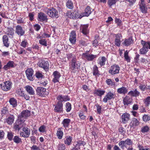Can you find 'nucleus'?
I'll return each instance as SVG.
<instances>
[{
	"instance_id": "nucleus-1",
	"label": "nucleus",
	"mask_w": 150,
	"mask_h": 150,
	"mask_svg": "<svg viewBox=\"0 0 150 150\" xmlns=\"http://www.w3.org/2000/svg\"><path fill=\"white\" fill-rule=\"evenodd\" d=\"M141 44L142 47L140 50V53L141 54H145L148 51V49H150V42H146L142 40Z\"/></svg>"
},
{
	"instance_id": "nucleus-2",
	"label": "nucleus",
	"mask_w": 150,
	"mask_h": 150,
	"mask_svg": "<svg viewBox=\"0 0 150 150\" xmlns=\"http://www.w3.org/2000/svg\"><path fill=\"white\" fill-rule=\"evenodd\" d=\"M80 65L81 62L76 61L75 58L74 57H73L69 65L70 68L72 70H75L79 69Z\"/></svg>"
},
{
	"instance_id": "nucleus-3",
	"label": "nucleus",
	"mask_w": 150,
	"mask_h": 150,
	"mask_svg": "<svg viewBox=\"0 0 150 150\" xmlns=\"http://www.w3.org/2000/svg\"><path fill=\"white\" fill-rule=\"evenodd\" d=\"M37 94L40 96L45 97L48 95L49 91L42 87H38L36 89Z\"/></svg>"
},
{
	"instance_id": "nucleus-4",
	"label": "nucleus",
	"mask_w": 150,
	"mask_h": 150,
	"mask_svg": "<svg viewBox=\"0 0 150 150\" xmlns=\"http://www.w3.org/2000/svg\"><path fill=\"white\" fill-rule=\"evenodd\" d=\"M46 13L51 18H57L59 17L57 11L53 8H51L47 9Z\"/></svg>"
},
{
	"instance_id": "nucleus-5",
	"label": "nucleus",
	"mask_w": 150,
	"mask_h": 150,
	"mask_svg": "<svg viewBox=\"0 0 150 150\" xmlns=\"http://www.w3.org/2000/svg\"><path fill=\"white\" fill-rule=\"evenodd\" d=\"M120 70V67L118 65L115 64L111 66L108 72L110 74L114 75L119 73Z\"/></svg>"
},
{
	"instance_id": "nucleus-6",
	"label": "nucleus",
	"mask_w": 150,
	"mask_h": 150,
	"mask_svg": "<svg viewBox=\"0 0 150 150\" xmlns=\"http://www.w3.org/2000/svg\"><path fill=\"white\" fill-rule=\"evenodd\" d=\"M24 120H22L18 118L16 121L14 125V129L16 130H19L23 127L25 126Z\"/></svg>"
},
{
	"instance_id": "nucleus-7",
	"label": "nucleus",
	"mask_w": 150,
	"mask_h": 150,
	"mask_svg": "<svg viewBox=\"0 0 150 150\" xmlns=\"http://www.w3.org/2000/svg\"><path fill=\"white\" fill-rule=\"evenodd\" d=\"M30 112L29 110H26L23 111L21 114L20 115L18 118L20 119L21 120H25L24 119H26L28 117L30 116Z\"/></svg>"
},
{
	"instance_id": "nucleus-8",
	"label": "nucleus",
	"mask_w": 150,
	"mask_h": 150,
	"mask_svg": "<svg viewBox=\"0 0 150 150\" xmlns=\"http://www.w3.org/2000/svg\"><path fill=\"white\" fill-rule=\"evenodd\" d=\"M38 65L46 70L48 69L49 67V63L48 61H45L43 59L40 60L38 63Z\"/></svg>"
},
{
	"instance_id": "nucleus-9",
	"label": "nucleus",
	"mask_w": 150,
	"mask_h": 150,
	"mask_svg": "<svg viewBox=\"0 0 150 150\" xmlns=\"http://www.w3.org/2000/svg\"><path fill=\"white\" fill-rule=\"evenodd\" d=\"M96 57L97 56L96 55L90 54L88 53H83L82 55V58L88 61H92L94 58H96Z\"/></svg>"
},
{
	"instance_id": "nucleus-10",
	"label": "nucleus",
	"mask_w": 150,
	"mask_h": 150,
	"mask_svg": "<svg viewBox=\"0 0 150 150\" xmlns=\"http://www.w3.org/2000/svg\"><path fill=\"white\" fill-rule=\"evenodd\" d=\"M11 82L9 81H6L1 84V88L4 91H8L9 90L11 86Z\"/></svg>"
},
{
	"instance_id": "nucleus-11",
	"label": "nucleus",
	"mask_w": 150,
	"mask_h": 150,
	"mask_svg": "<svg viewBox=\"0 0 150 150\" xmlns=\"http://www.w3.org/2000/svg\"><path fill=\"white\" fill-rule=\"evenodd\" d=\"M30 129L27 127H23V131L20 133V135L25 138L28 137L30 135Z\"/></svg>"
},
{
	"instance_id": "nucleus-12",
	"label": "nucleus",
	"mask_w": 150,
	"mask_h": 150,
	"mask_svg": "<svg viewBox=\"0 0 150 150\" xmlns=\"http://www.w3.org/2000/svg\"><path fill=\"white\" fill-rule=\"evenodd\" d=\"M33 70L31 68H28L25 71L27 77L29 80H33Z\"/></svg>"
},
{
	"instance_id": "nucleus-13",
	"label": "nucleus",
	"mask_w": 150,
	"mask_h": 150,
	"mask_svg": "<svg viewBox=\"0 0 150 150\" xmlns=\"http://www.w3.org/2000/svg\"><path fill=\"white\" fill-rule=\"evenodd\" d=\"M115 95L114 93L111 92H109L104 96L103 99V101L105 103H107L108 101L114 98Z\"/></svg>"
},
{
	"instance_id": "nucleus-14",
	"label": "nucleus",
	"mask_w": 150,
	"mask_h": 150,
	"mask_svg": "<svg viewBox=\"0 0 150 150\" xmlns=\"http://www.w3.org/2000/svg\"><path fill=\"white\" fill-rule=\"evenodd\" d=\"M15 33L19 36H22L25 33V31L22 27L19 25L15 26Z\"/></svg>"
},
{
	"instance_id": "nucleus-15",
	"label": "nucleus",
	"mask_w": 150,
	"mask_h": 150,
	"mask_svg": "<svg viewBox=\"0 0 150 150\" xmlns=\"http://www.w3.org/2000/svg\"><path fill=\"white\" fill-rule=\"evenodd\" d=\"M57 99L58 100V102L59 103H62L63 102H66L70 100L69 97L68 96H62V95H58Z\"/></svg>"
},
{
	"instance_id": "nucleus-16",
	"label": "nucleus",
	"mask_w": 150,
	"mask_h": 150,
	"mask_svg": "<svg viewBox=\"0 0 150 150\" xmlns=\"http://www.w3.org/2000/svg\"><path fill=\"white\" fill-rule=\"evenodd\" d=\"M91 10L92 9L90 7L88 6L85 8L84 12L82 13L79 17V18H81L83 16H88L92 12Z\"/></svg>"
},
{
	"instance_id": "nucleus-17",
	"label": "nucleus",
	"mask_w": 150,
	"mask_h": 150,
	"mask_svg": "<svg viewBox=\"0 0 150 150\" xmlns=\"http://www.w3.org/2000/svg\"><path fill=\"white\" fill-rule=\"evenodd\" d=\"M89 25L88 24L81 25L80 26V30L82 33L85 35H87L89 32Z\"/></svg>"
},
{
	"instance_id": "nucleus-18",
	"label": "nucleus",
	"mask_w": 150,
	"mask_h": 150,
	"mask_svg": "<svg viewBox=\"0 0 150 150\" xmlns=\"http://www.w3.org/2000/svg\"><path fill=\"white\" fill-rule=\"evenodd\" d=\"M54 105L55 108L54 110L55 112L60 113L62 112L63 109L62 103L57 102V104Z\"/></svg>"
},
{
	"instance_id": "nucleus-19",
	"label": "nucleus",
	"mask_w": 150,
	"mask_h": 150,
	"mask_svg": "<svg viewBox=\"0 0 150 150\" xmlns=\"http://www.w3.org/2000/svg\"><path fill=\"white\" fill-rule=\"evenodd\" d=\"M38 20L40 21L47 22V16L44 13L40 12L38 14Z\"/></svg>"
},
{
	"instance_id": "nucleus-20",
	"label": "nucleus",
	"mask_w": 150,
	"mask_h": 150,
	"mask_svg": "<svg viewBox=\"0 0 150 150\" xmlns=\"http://www.w3.org/2000/svg\"><path fill=\"white\" fill-rule=\"evenodd\" d=\"M69 40L72 44H74L76 41V35L75 32L72 31L70 34Z\"/></svg>"
},
{
	"instance_id": "nucleus-21",
	"label": "nucleus",
	"mask_w": 150,
	"mask_h": 150,
	"mask_svg": "<svg viewBox=\"0 0 150 150\" xmlns=\"http://www.w3.org/2000/svg\"><path fill=\"white\" fill-rule=\"evenodd\" d=\"M53 75L54 78L52 80V81L54 83L59 82V78L61 76V75L59 72L55 71L54 72Z\"/></svg>"
},
{
	"instance_id": "nucleus-22",
	"label": "nucleus",
	"mask_w": 150,
	"mask_h": 150,
	"mask_svg": "<svg viewBox=\"0 0 150 150\" xmlns=\"http://www.w3.org/2000/svg\"><path fill=\"white\" fill-rule=\"evenodd\" d=\"M122 36L120 34L118 33L116 35L115 41V44L117 46L119 47L120 45V40L122 38Z\"/></svg>"
},
{
	"instance_id": "nucleus-23",
	"label": "nucleus",
	"mask_w": 150,
	"mask_h": 150,
	"mask_svg": "<svg viewBox=\"0 0 150 150\" xmlns=\"http://www.w3.org/2000/svg\"><path fill=\"white\" fill-rule=\"evenodd\" d=\"M14 63L13 61H10L3 67L4 69L7 70L11 68L14 67Z\"/></svg>"
},
{
	"instance_id": "nucleus-24",
	"label": "nucleus",
	"mask_w": 150,
	"mask_h": 150,
	"mask_svg": "<svg viewBox=\"0 0 150 150\" xmlns=\"http://www.w3.org/2000/svg\"><path fill=\"white\" fill-rule=\"evenodd\" d=\"M105 92V90L100 89H98L95 90L93 93L94 94H96L98 96L101 97L104 94Z\"/></svg>"
},
{
	"instance_id": "nucleus-25",
	"label": "nucleus",
	"mask_w": 150,
	"mask_h": 150,
	"mask_svg": "<svg viewBox=\"0 0 150 150\" xmlns=\"http://www.w3.org/2000/svg\"><path fill=\"white\" fill-rule=\"evenodd\" d=\"M129 114L125 113L123 114L121 116L122 121L124 123H126L129 119Z\"/></svg>"
},
{
	"instance_id": "nucleus-26",
	"label": "nucleus",
	"mask_w": 150,
	"mask_h": 150,
	"mask_svg": "<svg viewBox=\"0 0 150 150\" xmlns=\"http://www.w3.org/2000/svg\"><path fill=\"white\" fill-rule=\"evenodd\" d=\"M14 116L13 115H11L6 118L5 122L9 125H11L14 122Z\"/></svg>"
},
{
	"instance_id": "nucleus-27",
	"label": "nucleus",
	"mask_w": 150,
	"mask_h": 150,
	"mask_svg": "<svg viewBox=\"0 0 150 150\" xmlns=\"http://www.w3.org/2000/svg\"><path fill=\"white\" fill-rule=\"evenodd\" d=\"M133 42V41L132 38L130 37L129 38L125 39L122 43V44L123 45L125 46H128L132 44Z\"/></svg>"
},
{
	"instance_id": "nucleus-28",
	"label": "nucleus",
	"mask_w": 150,
	"mask_h": 150,
	"mask_svg": "<svg viewBox=\"0 0 150 150\" xmlns=\"http://www.w3.org/2000/svg\"><path fill=\"white\" fill-rule=\"evenodd\" d=\"M27 92L30 95H33L35 94L34 90L30 86H27L25 87Z\"/></svg>"
},
{
	"instance_id": "nucleus-29",
	"label": "nucleus",
	"mask_w": 150,
	"mask_h": 150,
	"mask_svg": "<svg viewBox=\"0 0 150 150\" xmlns=\"http://www.w3.org/2000/svg\"><path fill=\"white\" fill-rule=\"evenodd\" d=\"M106 61V59L105 57H99L98 59V64L100 66H103L105 65Z\"/></svg>"
},
{
	"instance_id": "nucleus-30",
	"label": "nucleus",
	"mask_w": 150,
	"mask_h": 150,
	"mask_svg": "<svg viewBox=\"0 0 150 150\" xmlns=\"http://www.w3.org/2000/svg\"><path fill=\"white\" fill-rule=\"evenodd\" d=\"M3 42L4 46L8 47L9 46V42L8 41V36L5 35L3 36Z\"/></svg>"
},
{
	"instance_id": "nucleus-31",
	"label": "nucleus",
	"mask_w": 150,
	"mask_h": 150,
	"mask_svg": "<svg viewBox=\"0 0 150 150\" xmlns=\"http://www.w3.org/2000/svg\"><path fill=\"white\" fill-rule=\"evenodd\" d=\"M117 92L120 94L125 95L127 92V89L126 87L122 86L117 89Z\"/></svg>"
},
{
	"instance_id": "nucleus-32",
	"label": "nucleus",
	"mask_w": 150,
	"mask_h": 150,
	"mask_svg": "<svg viewBox=\"0 0 150 150\" xmlns=\"http://www.w3.org/2000/svg\"><path fill=\"white\" fill-rule=\"evenodd\" d=\"M72 140V137L70 136H67L65 137L64 139V143L65 144L69 145L71 144Z\"/></svg>"
},
{
	"instance_id": "nucleus-33",
	"label": "nucleus",
	"mask_w": 150,
	"mask_h": 150,
	"mask_svg": "<svg viewBox=\"0 0 150 150\" xmlns=\"http://www.w3.org/2000/svg\"><path fill=\"white\" fill-rule=\"evenodd\" d=\"M123 102L124 105H128L129 104L131 103L132 100L129 97L126 96L123 99Z\"/></svg>"
},
{
	"instance_id": "nucleus-34",
	"label": "nucleus",
	"mask_w": 150,
	"mask_h": 150,
	"mask_svg": "<svg viewBox=\"0 0 150 150\" xmlns=\"http://www.w3.org/2000/svg\"><path fill=\"white\" fill-rule=\"evenodd\" d=\"M140 93V92L135 89L134 90L130 91L128 94L132 96L137 97L139 96Z\"/></svg>"
},
{
	"instance_id": "nucleus-35",
	"label": "nucleus",
	"mask_w": 150,
	"mask_h": 150,
	"mask_svg": "<svg viewBox=\"0 0 150 150\" xmlns=\"http://www.w3.org/2000/svg\"><path fill=\"white\" fill-rule=\"evenodd\" d=\"M57 136L59 139H61L62 138L63 135V132L62 128H58L56 134Z\"/></svg>"
},
{
	"instance_id": "nucleus-36",
	"label": "nucleus",
	"mask_w": 150,
	"mask_h": 150,
	"mask_svg": "<svg viewBox=\"0 0 150 150\" xmlns=\"http://www.w3.org/2000/svg\"><path fill=\"white\" fill-rule=\"evenodd\" d=\"M11 105L13 107H15L17 105V102L16 99L13 98H11L9 101Z\"/></svg>"
},
{
	"instance_id": "nucleus-37",
	"label": "nucleus",
	"mask_w": 150,
	"mask_h": 150,
	"mask_svg": "<svg viewBox=\"0 0 150 150\" xmlns=\"http://www.w3.org/2000/svg\"><path fill=\"white\" fill-rule=\"evenodd\" d=\"M70 121L71 120L69 119H64L62 122V124L63 125V126L65 128L68 127L69 125Z\"/></svg>"
},
{
	"instance_id": "nucleus-38",
	"label": "nucleus",
	"mask_w": 150,
	"mask_h": 150,
	"mask_svg": "<svg viewBox=\"0 0 150 150\" xmlns=\"http://www.w3.org/2000/svg\"><path fill=\"white\" fill-rule=\"evenodd\" d=\"M139 124L138 120L136 118H134L132 119L130 125L132 127H135L138 125Z\"/></svg>"
},
{
	"instance_id": "nucleus-39",
	"label": "nucleus",
	"mask_w": 150,
	"mask_h": 150,
	"mask_svg": "<svg viewBox=\"0 0 150 150\" xmlns=\"http://www.w3.org/2000/svg\"><path fill=\"white\" fill-rule=\"evenodd\" d=\"M67 15L70 18H74L75 17H77L76 12H73L71 11H67Z\"/></svg>"
},
{
	"instance_id": "nucleus-40",
	"label": "nucleus",
	"mask_w": 150,
	"mask_h": 150,
	"mask_svg": "<svg viewBox=\"0 0 150 150\" xmlns=\"http://www.w3.org/2000/svg\"><path fill=\"white\" fill-rule=\"evenodd\" d=\"M140 9L142 13H145L146 12L147 8L146 7L145 4H140Z\"/></svg>"
},
{
	"instance_id": "nucleus-41",
	"label": "nucleus",
	"mask_w": 150,
	"mask_h": 150,
	"mask_svg": "<svg viewBox=\"0 0 150 150\" xmlns=\"http://www.w3.org/2000/svg\"><path fill=\"white\" fill-rule=\"evenodd\" d=\"M124 141L126 146V148H127L128 146L131 145L133 144L132 141L129 139H127Z\"/></svg>"
},
{
	"instance_id": "nucleus-42",
	"label": "nucleus",
	"mask_w": 150,
	"mask_h": 150,
	"mask_svg": "<svg viewBox=\"0 0 150 150\" xmlns=\"http://www.w3.org/2000/svg\"><path fill=\"white\" fill-rule=\"evenodd\" d=\"M79 115L80 119L84 120L86 118V116L84 115V111L83 110H81L79 113Z\"/></svg>"
},
{
	"instance_id": "nucleus-43",
	"label": "nucleus",
	"mask_w": 150,
	"mask_h": 150,
	"mask_svg": "<svg viewBox=\"0 0 150 150\" xmlns=\"http://www.w3.org/2000/svg\"><path fill=\"white\" fill-rule=\"evenodd\" d=\"M117 1V0H108L107 3L109 6L111 7L115 5Z\"/></svg>"
},
{
	"instance_id": "nucleus-44",
	"label": "nucleus",
	"mask_w": 150,
	"mask_h": 150,
	"mask_svg": "<svg viewBox=\"0 0 150 150\" xmlns=\"http://www.w3.org/2000/svg\"><path fill=\"white\" fill-rule=\"evenodd\" d=\"M35 75L36 77L38 79L42 78L43 76L42 73L40 71H36Z\"/></svg>"
},
{
	"instance_id": "nucleus-45",
	"label": "nucleus",
	"mask_w": 150,
	"mask_h": 150,
	"mask_svg": "<svg viewBox=\"0 0 150 150\" xmlns=\"http://www.w3.org/2000/svg\"><path fill=\"white\" fill-rule=\"evenodd\" d=\"M14 142L16 144H18L21 142V139L18 136H15L13 139Z\"/></svg>"
},
{
	"instance_id": "nucleus-46",
	"label": "nucleus",
	"mask_w": 150,
	"mask_h": 150,
	"mask_svg": "<svg viewBox=\"0 0 150 150\" xmlns=\"http://www.w3.org/2000/svg\"><path fill=\"white\" fill-rule=\"evenodd\" d=\"M93 74L95 76L99 74L98 68L96 65H94L93 68Z\"/></svg>"
},
{
	"instance_id": "nucleus-47",
	"label": "nucleus",
	"mask_w": 150,
	"mask_h": 150,
	"mask_svg": "<svg viewBox=\"0 0 150 150\" xmlns=\"http://www.w3.org/2000/svg\"><path fill=\"white\" fill-rule=\"evenodd\" d=\"M66 6L67 7L70 9H72L73 8V3L71 1L68 0L66 4Z\"/></svg>"
},
{
	"instance_id": "nucleus-48",
	"label": "nucleus",
	"mask_w": 150,
	"mask_h": 150,
	"mask_svg": "<svg viewBox=\"0 0 150 150\" xmlns=\"http://www.w3.org/2000/svg\"><path fill=\"white\" fill-rule=\"evenodd\" d=\"M86 143L84 141H79L76 142V147L80 148V146H84Z\"/></svg>"
},
{
	"instance_id": "nucleus-49",
	"label": "nucleus",
	"mask_w": 150,
	"mask_h": 150,
	"mask_svg": "<svg viewBox=\"0 0 150 150\" xmlns=\"http://www.w3.org/2000/svg\"><path fill=\"white\" fill-rule=\"evenodd\" d=\"M146 106H148L150 104V96H148L144 100Z\"/></svg>"
},
{
	"instance_id": "nucleus-50",
	"label": "nucleus",
	"mask_w": 150,
	"mask_h": 150,
	"mask_svg": "<svg viewBox=\"0 0 150 150\" xmlns=\"http://www.w3.org/2000/svg\"><path fill=\"white\" fill-rule=\"evenodd\" d=\"M13 133L11 132H8L7 137L8 139L10 141H12L13 139Z\"/></svg>"
},
{
	"instance_id": "nucleus-51",
	"label": "nucleus",
	"mask_w": 150,
	"mask_h": 150,
	"mask_svg": "<svg viewBox=\"0 0 150 150\" xmlns=\"http://www.w3.org/2000/svg\"><path fill=\"white\" fill-rule=\"evenodd\" d=\"M128 52L126 51L124 53V57L125 59L128 62H130V58L128 55Z\"/></svg>"
},
{
	"instance_id": "nucleus-52",
	"label": "nucleus",
	"mask_w": 150,
	"mask_h": 150,
	"mask_svg": "<svg viewBox=\"0 0 150 150\" xmlns=\"http://www.w3.org/2000/svg\"><path fill=\"white\" fill-rule=\"evenodd\" d=\"M66 110L68 112L70 111L71 110V105L69 102H67L66 103Z\"/></svg>"
},
{
	"instance_id": "nucleus-53",
	"label": "nucleus",
	"mask_w": 150,
	"mask_h": 150,
	"mask_svg": "<svg viewBox=\"0 0 150 150\" xmlns=\"http://www.w3.org/2000/svg\"><path fill=\"white\" fill-rule=\"evenodd\" d=\"M28 43L27 40H25L21 42L20 45L23 48H25L27 47Z\"/></svg>"
},
{
	"instance_id": "nucleus-54",
	"label": "nucleus",
	"mask_w": 150,
	"mask_h": 150,
	"mask_svg": "<svg viewBox=\"0 0 150 150\" xmlns=\"http://www.w3.org/2000/svg\"><path fill=\"white\" fill-rule=\"evenodd\" d=\"M149 130V128L148 126H145L142 127L141 129V131L142 133L147 132Z\"/></svg>"
},
{
	"instance_id": "nucleus-55",
	"label": "nucleus",
	"mask_w": 150,
	"mask_h": 150,
	"mask_svg": "<svg viewBox=\"0 0 150 150\" xmlns=\"http://www.w3.org/2000/svg\"><path fill=\"white\" fill-rule=\"evenodd\" d=\"M143 120L144 122H146L150 120V115H144L142 117Z\"/></svg>"
},
{
	"instance_id": "nucleus-56",
	"label": "nucleus",
	"mask_w": 150,
	"mask_h": 150,
	"mask_svg": "<svg viewBox=\"0 0 150 150\" xmlns=\"http://www.w3.org/2000/svg\"><path fill=\"white\" fill-rule=\"evenodd\" d=\"M14 34L13 29L12 28H8L7 31V34L12 36Z\"/></svg>"
},
{
	"instance_id": "nucleus-57",
	"label": "nucleus",
	"mask_w": 150,
	"mask_h": 150,
	"mask_svg": "<svg viewBox=\"0 0 150 150\" xmlns=\"http://www.w3.org/2000/svg\"><path fill=\"white\" fill-rule=\"evenodd\" d=\"M39 42L40 44L46 46H47V43L45 39H42L39 40Z\"/></svg>"
},
{
	"instance_id": "nucleus-58",
	"label": "nucleus",
	"mask_w": 150,
	"mask_h": 150,
	"mask_svg": "<svg viewBox=\"0 0 150 150\" xmlns=\"http://www.w3.org/2000/svg\"><path fill=\"white\" fill-rule=\"evenodd\" d=\"M125 141H122L120 142L119 144V145L122 149H123L124 148V147H126V146L125 145Z\"/></svg>"
},
{
	"instance_id": "nucleus-59",
	"label": "nucleus",
	"mask_w": 150,
	"mask_h": 150,
	"mask_svg": "<svg viewBox=\"0 0 150 150\" xmlns=\"http://www.w3.org/2000/svg\"><path fill=\"white\" fill-rule=\"evenodd\" d=\"M106 82L107 84L109 86H112L115 84L114 82H112L111 79H108L106 80Z\"/></svg>"
},
{
	"instance_id": "nucleus-60",
	"label": "nucleus",
	"mask_w": 150,
	"mask_h": 150,
	"mask_svg": "<svg viewBox=\"0 0 150 150\" xmlns=\"http://www.w3.org/2000/svg\"><path fill=\"white\" fill-rule=\"evenodd\" d=\"M139 89L142 91H144L146 90V85L144 84H140L139 86Z\"/></svg>"
},
{
	"instance_id": "nucleus-61",
	"label": "nucleus",
	"mask_w": 150,
	"mask_h": 150,
	"mask_svg": "<svg viewBox=\"0 0 150 150\" xmlns=\"http://www.w3.org/2000/svg\"><path fill=\"white\" fill-rule=\"evenodd\" d=\"M115 22L117 24L118 26H120L122 25L121 20L119 19L116 18L115 21Z\"/></svg>"
},
{
	"instance_id": "nucleus-62",
	"label": "nucleus",
	"mask_w": 150,
	"mask_h": 150,
	"mask_svg": "<svg viewBox=\"0 0 150 150\" xmlns=\"http://www.w3.org/2000/svg\"><path fill=\"white\" fill-rule=\"evenodd\" d=\"M65 146L64 144H59L58 149L59 150H64L65 149Z\"/></svg>"
},
{
	"instance_id": "nucleus-63",
	"label": "nucleus",
	"mask_w": 150,
	"mask_h": 150,
	"mask_svg": "<svg viewBox=\"0 0 150 150\" xmlns=\"http://www.w3.org/2000/svg\"><path fill=\"white\" fill-rule=\"evenodd\" d=\"M34 29L36 31H38L40 29V26L38 24H36L33 25Z\"/></svg>"
},
{
	"instance_id": "nucleus-64",
	"label": "nucleus",
	"mask_w": 150,
	"mask_h": 150,
	"mask_svg": "<svg viewBox=\"0 0 150 150\" xmlns=\"http://www.w3.org/2000/svg\"><path fill=\"white\" fill-rule=\"evenodd\" d=\"M46 127L44 125L42 126L39 128V131L41 132H44L45 131Z\"/></svg>"
}]
</instances>
